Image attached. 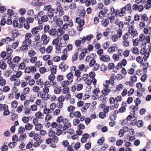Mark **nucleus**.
<instances>
[{
	"instance_id": "1",
	"label": "nucleus",
	"mask_w": 151,
	"mask_h": 151,
	"mask_svg": "<svg viewBox=\"0 0 151 151\" xmlns=\"http://www.w3.org/2000/svg\"><path fill=\"white\" fill-rule=\"evenodd\" d=\"M131 18L132 17L130 16H128V18L126 17L127 20H126L125 24H127L129 26V29L128 30L129 34L126 33L123 36V38L124 41L128 39L129 35L131 34L132 36V22H130V21L131 20Z\"/></svg>"
},
{
	"instance_id": "2",
	"label": "nucleus",
	"mask_w": 151,
	"mask_h": 151,
	"mask_svg": "<svg viewBox=\"0 0 151 151\" xmlns=\"http://www.w3.org/2000/svg\"><path fill=\"white\" fill-rule=\"evenodd\" d=\"M146 46H145L140 50L141 54L142 55H144L143 58L145 60V62H146L147 60V58L149 57L150 55V53L149 52H148L147 53V50L146 48Z\"/></svg>"
},
{
	"instance_id": "3",
	"label": "nucleus",
	"mask_w": 151,
	"mask_h": 151,
	"mask_svg": "<svg viewBox=\"0 0 151 151\" xmlns=\"http://www.w3.org/2000/svg\"><path fill=\"white\" fill-rule=\"evenodd\" d=\"M32 35L30 33H28L25 35V40L23 41V43H27L28 45H30L31 43V40L29 39L31 37Z\"/></svg>"
},
{
	"instance_id": "4",
	"label": "nucleus",
	"mask_w": 151,
	"mask_h": 151,
	"mask_svg": "<svg viewBox=\"0 0 151 151\" xmlns=\"http://www.w3.org/2000/svg\"><path fill=\"white\" fill-rule=\"evenodd\" d=\"M124 8H122L121 10H117L115 12V15L116 16H119L122 17L123 16L125 13V9Z\"/></svg>"
},
{
	"instance_id": "5",
	"label": "nucleus",
	"mask_w": 151,
	"mask_h": 151,
	"mask_svg": "<svg viewBox=\"0 0 151 151\" xmlns=\"http://www.w3.org/2000/svg\"><path fill=\"white\" fill-rule=\"evenodd\" d=\"M144 6L142 5H140L139 6L136 4L133 5V9L138 10L139 12H142Z\"/></svg>"
},
{
	"instance_id": "6",
	"label": "nucleus",
	"mask_w": 151,
	"mask_h": 151,
	"mask_svg": "<svg viewBox=\"0 0 151 151\" xmlns=\"http://www.w3.org/2000/svg\"><path fill=\"white\" fill-rule=\"evenodd\" d=\"M99 58L100 60L104 62H106L110 60V58L107 55H100Z\"/></svg>"
},
{
	"instance_id": "7",
	"label": "nucleus",
	"mask_w": 151,
	"mask_h": 151,
	"mask_svg": "<svg viewBox=\"0 0 151 151\" xmlns=\"http://www.w3.org/2000/svg\"><path fill=\"white\" fill-rule=\"evenodd\" d=\"M59 68L61 69L63 72H65L66 70L68 69V66L63 62L60 65Z\"/></svg>"
},
{
	"instance_id": "8",
	"label": "nucleus",
	"mask_w": 151,
	"mask_h": 151,
	"mask_svg": "<svg viewBox=\"0 0 151 151\" xmlns=\"http://www.w3.org/2000/svg\"><path fill=\"white\" fill-rule=\"evenodd\" d=\"M30 45H28L27 43H23V45L20 47V49L23 51H26L28 50V47Z\"/></svg>"
},
{
	"instance_id": "9",
	"label": "nucleus",
	"mask_w": 151,
	"mask_h": 151,
	"mask_svg": "<svg viewBox=\"0 0 151 151\" xmlns=\"http://www.w3.org/2000/svg\"><path fill=\"white\" fill-rule=\"evenodd\" d=\"M111 91V90L109 88H105L102 91L101 93L104 96L107 95Z\"/></svg>"
},
{
	"instance_id": "10",
	"label": "nucleus",
	"mask_w": 151,
	"mask_h": 151,
	"mask_svg": "<svg viewBox=\"0 0 151 151\" xmlns=\"http://www.w3.org/2000/svg\"><path fill=\"white\" fill-rule=\"evenodd\" d=\"M8 106L6 104H4L3 105L2 104H0V111H2L3 110L4 111L6 109H8Z\"/></svg>"
},
{
	"instance_id": "11",
	"label": "nucleus",
	"mask_w": 151,
	"mask_h": 151,
	"mask_svg": "<svg viewBox=\"0 0 151 151\" xmlns=\"http://www.w3.org/2000/svg\"><path fill=\"white\" fill-rule=\"evenodd\" d=\"M61 92V89L60 86L57 87L55 88L54 90V92L55 93L58 94Z\"/></svg>"
},
{
	"instance_id": "12",
	"label": "nucleus",
	"mask_w": 151,
	"mask_h": 151,
	"mask_svg": "<svg viewBox=\"0 0 151 151\" xmlns=\"http://www.w3.org/2000/svg\"><path fill=\"white\" fill-rule=\"evenodd\" d=\"M101 23H102V25L105 27H107L109 23V21L106 19L104 20L103 19L101 21Z\"/></svg>"
},
{
	"instance_id": "13",
	"label": "nucleus",
	"mask_w": 151,
	"mask_h": 151,
	"mask_svg": "<svg viewBox=\"0 0 151 151\" xmlns=\"http://www.w3.org/2000/svg\"><path fill=\"white\" fill-rule=\"evenodd\" d=\"M67 124H65L63 127V130H65L70 127L71 125L70 122L68 121V122H67Z\"/></svg>"
},
{
	"instance_id": "14",
	"label": "nucleus",
	"mask_w": 151,
	"mask_h": 151,
	"mask_svg": "<svg viewBox=\"0 0 151 151\" xmlns=\"http://www.w3.org/2000/svg\"><path fill=\"white\" fill-rule=\"evenodd\" d=\"M53 67L51 69V74L54 75L56 74L57 68V66L53 65Z\"/></svg>"
},
{
	"instance_id": "15",
	"label": "nucleus",
	"mask_w": 151,
	"mask_h": 151,
	"mask_svg": "<svg viewBox=\"0 0 151 151\" xmlns=\"http://www.w3.org/2000/svg\"><path fill=\"white\" fill-rule=\"evenodd\" d=\"M33 140H31V142H29L27 145L26 146V149H29L32 147L33 145L32 143Z\"/></svg>"
},
{
	"instance_id": "16",
	"label": "nucleus",
	"mask_w": 151,
	"mask_h": 151,
	"mask_svg": "<svg viewBox=\"0 0 151 151\" xmlns=\"http://www.w3.org/2000/svg\"><path fill=\"white\" fill-rule=\"evenodd\" d=\"M25 129L23 126L20 127L18 129V133L21 134L25 131Z\"/></svg>"
},
{
	"instance_id": "17",
	"label": "nucleus",
	"mask_w": 151,
	"mask_h": 151,
	"mask_svg": "<svg viewBox=\"0 0 151 151\" xmlns=\"http://www.w3.org/2000/svg\"><path fill=\"white\" fill-rule=\"evenodd\" d=\"M55 29H51L48 31V32L50 35L54 36L55 34Z\"/></svg>"
},
{
	"instance_id": "18",
	"label": "nucleus",
	"mask_w": 151,
	"mask_h": 151,
	"mask_svg": "<svg viewBox=\"0 0 151 151\" xmlns=\"http://www.w3.org/2000/svg\"><path fill=\"white\" fill-rule=\"evenodd\" d=\"M111 29L108 28L106 31L103 32V35L105 37H107L111 33Z\"/></svg>"
},
{
	"instance_id": "19",
	"label": "nucleus",
	"mask_w": 151,
	"mask_h": 151,
	"mask_svg": "<svg viewBox=\"0 0 151 151\" xmlns=\"http://www.w3.org/2000/svg\"><path fill=\"white\" fill-rule=\"evenodd\" d=\"M32 124L27 123L25 126V129L27 130H29L32 129Z\"/></svg>"
},
{
	"instance_id": "20",
	"label": "nucleus",
	"mask_w": 151,
	"mask_h": 151,
	"mask_svg": "<svg viewBox=\"0 0 151 151\" xmlns=\"http://www.w3.org/2000/svg\"><path fill=\"white\" fill-rule=\"evenodd\" d=\"M31 4L34 6H40L42 5V4L40 2H39L38 1H34L32 2Z\"/></svg>"
},
{
	"instance_id": "21",
	"label": "nucleus",
	"mask_w": 151,
	"mask_h": 151,
	"mask_svg": "<svg viewBox=\"0 0 151 151\" xmlns=\"http://www.w3.org/2000/svg\"><path fill=\"white\" fill-rule=\"evenodd\" d=\"M76 7V4L75 2L71 3L69 6V8L71 10L74 9Z\"/></svg>"
},
{
	"instance_id": "22",
	"label": "nucleus",
	"mask_w": 151,
	"mask_h": 151,
	"mask_svg": "<svg viewBox=\"0 0 151 151\" xmlns=\"http://www.w3.org/2000/svg\"><path fill=\"white\" fill-rule=\"evenodd\" d=\"M55 11V10L52 9L50 12H48L47 13V15L50 18H51L53 17L54 14L53 12Z\"/></svg>"
},
{
	"instance_id": "23",
	"label": "nucleus",
	"mask_w": 151,
	"mask_h": 151,
	"mask_svg": "<svg viewBox=\"0 0 151 151\" xmlns=\"http://www.w3.org/2000/svg\"><path fill=\"white\" fill-rule=\"evenodd\" d=\"M48 17L46 15H44L41 17V21L42 22H46L48 21Z\"/></svg>"
},
{
	"instance_id": "24",
	"label": "nucleus",
	"mask_w": 151,
	"mask_h": 151,
	"mask_svg": "<svg viewBox=\"0 0 151 151\" xmlns=\"http://www.w3.org/2000/svg\"><path fill=\"white\" fill-rule=\"evenodd\" d=\"M12 60L11 58L8 60L7 63L9 64L10 67H11L13 68L15 67V65L12 64L13 61Z\"/></svg>"
},
{
	"instance_id": "25",
	"label": "nucleus",
	"mask_w": 151,
	"mask_h": 151,
	"mask_svg": "<svg viewBox=\"0 0 151 151\" xmlns=\"http://www.w3.org/2000/svg\"><path fill=\"white\" fill-rule=\"evenodd\" d=\"M38 23L39 24V25L38 27H36L39 30H41L43 29V28L42 27L43 24L42 23V21H40V20H39L38 21Z\"/></svg>"
},
{
	"instance_id": "26",
	"label": "nucleus",
	"mask_w": 151,
	"mask_h": 151,
	"mask_svg": "<svg viewBox=\"0 0 151 151\" xmlns=\"http://www.w3.org/2000/svg\"><path fill=\"white\" fill-rule=\"evenodd\" d=\"M40 96L41 98L45 100H47L49 98L48 94H41Z\"/></svg>"
},
{
	"instance_id": "27",
	"label": "nucleus",
	"mask_w": 151,
	"mask_h": 151,
	"mask_svg": "<svg viewBox=\"0 0 151 151\" xmlns=\"http://www.w3.org/2000/svg\"><path fill=\"white\" fill-rule=\"evenodd\" d=\"M42 128V125L40 124H38L35 125V129L37 131H39Z\"/></svg>"
},
{
	"instance_id": "28",
	"label": "nucleus",
	"mask_w": 151,
	"mask_h": 151,
	"mask_svg": "<svg viewBox=\"0 0 151 151\" xmlns=\"http://www.w3.org/2000/svg\"><path fill=\"white\" fill-rule=\"evenodd\" d=\"M17 144L16 142H11L8 145L9 148H13L15 147Z\"/></svg>"
},
{
	"instance_id": "29",
	"label": "nucleus",
	"mask_w": 151,
	"mask_h": 151,
	"mask_svg": "<svg viewBox=\"0 0 151 151\" xmlns=\"http://www.w3.org/2000/svg\"><path fill=\"white\" fill-rule=\"evenodd\" d=\"M52 50V47L51 46H49L46 49V52L47 53H50Z\"/></svg>"
},
{
	"instance_id": "30",
	"label": "nucleus",
	"mask_w": 151,
	"mask_h": 151,
	"mask_svg": "<svg viewBox=\"0 0 151 151\" xmlns=\"http://www.w3.org/2000/svg\"><path fill=\"white\" fill-rule=\"evenodd\" d=\"M66 77L68 80H70L73 78V74L71 72L67 74Z\"/></svg>"
},
{
	"instance_id": "31",
	"label": "nucleus",
	"mask_w": 151,
	"mask_h": 151,
	"mask_svg": "<svg viewBox=\"0 0 151 151\" xmlns=\"http://www.w3.org/2000/svg\"><path fill=\"white\" fill-rule=\"evenodd\" d=\"M12 35L15 37H17L19 35L18 31L14 30L12 32Z\"/></svg>"
},
{
	"instance_id": "32",
	"label": "nucleus",
	"mask_w": 151,
	"mask_h": 151,
	"mask_svg": "<svg viewBox=\"0 0 151 151\" xmlns=\"http://www.w3.org/2000/svg\"><path fill=\"white\" fill-rule=\"evenodd\" d=\"M115 79V78L113 76H111L110 79L109 81V82L112 85H113L114 83V81Z\"/></svg>"
},
{
	"instance_id": "33",
	"label": "nucleus",
	"mask_w": 151,
	"mask_h": 151,
	"mask_svg": "<svg viewBox=\"0 0 151 151\" xmlns=\"http://www.w3.org/2000/svg\"><path fill=\"white\" fill-rule=\"evenodd\" d=\"M49 80L51 81H54L55 78V76L53 74L50 75L48 77Z\"/></svg>"
},
{
	"instance_id": "34",
	"label": "nucleus",
	"mask_w": 151,
	"mask_h": 151,
	"mask_svg": "<svg viewBox=\"0 0 151 151\" xmlns=\"http://www.w3.org/2000/svg\"><path fill=\"white\" fill-rule=\"evenodd\" d=\"M146 37V36L144 34H141L139 36V40L140 41L142 42L145 39Z\"/></svg>"
},
{
	"instance_id": "35",
	"label": "nucleus",
	"mask_w": 151,
	"mask_h": 151,
	"mask_svg": "<svg viewBox=\"0 0 151 151\" xmlns=\"http://www.w3.org/2000/svg\"><path fill=\"white\" fill-rule=\"evenodd\" d=\"M52 117V116L51 114H47L45 118V121L46 122H48L49 120L51 119Z\"/></svg>"
},
{
	"instance_id": "36",
	"label": "nucleus",
	"mask_w": 151,
	"mask_h": 151,
	"mask_svg": "<svg viewBox=\"0 0 151 151\" xmlns=\"http://www.w3.org/2000/svg\"><path fill=\"white\" fill-rule=\"evenodd\" d=\"M31 32L32 34L35 35L38 32L39 30L37 29V28L35 27L32 28Z\"/></svg>"
},
{
	"instance_id": "37",
	"label": "nucleus",
	"mask_w": 151,
	"mask_h": 151,
	"mask_svg": "<svg viewBox=\"0 0 151 151\" xmlns=\"http://www.w3.org/2000/svg\"><path fill=\"white\" fill-rule=\"evenodd\" d=\"M18 104L17 101H12V103L11 104V106L12 107L15 109L17 106V105Z\"/></svg>"
},
{
	"instance_id": "38",
	"label": "nucleus",
	"mask_w": 151,
	"mask_h": 151,
	"mask_svg": "<svg viewBox=\"0 0 151 151\" xmlns=\"http://www.w3.org/2000/svg\"><path fill=\"white\" fill-rule=\"evenodd\" d=\"M12 140L13 142H16L17 143L19 140V138L16 134H14L13 136Z\"/></svg>"
},
{
	"instance_id": "39",
	"label": "nucleus",
	"mask_w": 151,
	"mask_h": 151,
	"mask_svg": "<svg viewBox=\"0 0 151 151\" xmlns=\"http://www.w3.org/2000/svg\"><path fill=\"white\" fill-rule=\"evenodd\" d=\"M0 68L1 70H4L5 69L6 67V65L3 61L2 62V63L1 64Z\"/></svg>"
},
{
	"instance_id": "40",
	"label": "nucleus",
	"mask_w": 151,
	"mask_h": 151,
	"mask_svg": "<svg viewBox=\"0 0 151 151\" xmlns=\"http://www.w3.org/2000/svg\"><path fill=\"white\" fill-rule=\"evenodd\" d=\"M104 141V138L103 137H102L98 140L97 143L98 144H99L100 145H101L102 144H103Z\"/></svg>"
},
{
	"instance_id": "41",
	"label": "nucleus",
	"mask_w": 151,
	"mask_h": 151,
	"mask_svg": "<svg viewBox=\"0 0 151 151\" xmlns=\"http://www.w3.org/2000/svg\"><path fill=\"white\" fill-rule=\"evenodd\" d=\"M51 138H52V140L53 142L55 143H57V141H58V137L55 135H54Z\"/></svg>"
},
{
	"instance_id": "42",
	"label": "nucleus",
	"mask_w": 151,
	"mask_h": 151,
	"mask_svg": "<svg viewBox=\"0 0 151 151\" xmlns=\"http://www.w3.org/2000/svg\"><path fill=\"white\" fill-rule=\"evenodd\" d=\"M34 11L32 9L29 10L27 12V14L29 17H32L34 16Z\"/></svg>"
},
{
	"instance_id": "43",
	"label": "nucleus",
	"mask_w": 151,
	"mask_h": 151,
	"mask_svg": "<svg viewBox=\"0 0 151 151\" xmlns=\"http://www.w3.org/2000/svg\"><path fill=\"white\" fill-rule=\"evenodd\" d=\"M108 50L110 53L114 52L115 51V47L113 46H111L108 49Z\"/></svg>"
},
{
	"instance_id": "44",
	"label": "nucleus",
	"mask_w": 151,
	"mask_h": 151,
	"mask_svg": "<svg viewBox=\"0 0 151 151\" xmlns=\"http://www.w3.org/2000/svg\"><path fill=\"white\" fill-rule=\"evenodd\" d=\"M106 116V113L103 112H101L99 113V117L101 119H103Z\"/></svg>"
},
{
	"instance_id": "45",
	"label": "nucleus",
	"mask_w": 151,
	"mask_h": 151,
	"mask_svg": "<svg viewBox=\"0 0 151 151\" xmlns=\"http://www.w3.org/2000/svg\"><path fill=\"white\" fill-rule=\"evenodd\" d=\"M73 116H74L76 117L79 118L81 116V114L80 111H76L74 114H73Z\"/></svg>"
},
{
	"instance_id": "46",
	"label": "nucleus",
	"mask_w": 151,
	"mask_h": 151,
	"mask_svg": "<svg viewBox=\"0 0 151 151\" xmlns=\"http://www.w3.org/2000/svg\"><path fill=\"white\" fill-rule=\"evenodd\" d=\"M78 53L76 52L73 56V61H76L78 58Z\"/></svg>"
},
{
	"instance_id": "47",
	"label": "nucleus",
	"mask_w": 151,
	"mask_h": 151,
	"mask_svg": "<svg viewBox=\"0 0 151 151\" xmlns=\"http://www.w3.org/2000/svg\"><path fill=\"white\" fill-rule=\"evenodd\" d=\"M27 22L29 23L33 22L34 21V19L33 18H31L28 17L26 19Z\"/></svg>"
},
{
	"instance_id": "48",
	"label": "nucleus",
	"mask_w": 151,
	"mask_h": 151,
	"mask_svg": "<svg viewBox=\"0 0 151 151\" xmlns=\"http://www.w3.org/2000/svg\"><path fill=\"white\" fill-rule=\"evenodd\" d=\"M19 12L20 14L23 15L26 12V10L24 8H21L19 10Z\"/></svg>"
},
{
	"instance_id": "49",
	"label": "nucleus",
	"mask_w": 151,
	"mask_h": 151,
	"mask_svg": "<svg viewBox=\"0 0 151 151\" xmlns=\"http://www.w3.org/2000/svg\"><path fill=\"white\" fill-rule=\"evenodd\" d=\"M106 14H105V12H104L103 11H100L99 12V17L101 19H102L104 17L103 16L105 15Z\"/></svg>"
},
{
	"instance_id": "50",
	"label": "nucleus",
	"mask_w": 151,
	"mask_h": 151,
	"mask_svg": "<svg viewBox=\"0 0 151 151\" xmlns=\"http://www.w3.org/2000/svg\"><path fill=\"white\" fill-rule=\"evenodd\" d=\"M124 8L125 11L126 10H129L131 9V4H128L125 6L123 7Z\"/></svg>"
},
{
	"instance_id": "51",
	"label": "nucleus",
	"mask_w": 151,
	"mask_h": 151,
	"mask_svg": "<svg viewBox=\"0 0 151 151\" xmlns=\"http://www.w3.org/2000/svg\"><path fill=\"white\" fill-rule=\"evenodd\" d=\"M50 26L48 24L46 25L44 27V32H47L49 30Z\"/></svg>"
},
{
	"instance_id": "52",
	"label": "nucleus",
	"mask_w": 151,
	"mask_h": 151,
	"mask_svg": "<svg viewBox=\"0 0 151 151\" xmlns=\"http://www.w3.org/2000/svg\"><path fill=\"white\" fill-rule=\"evenodd\" d=\"M51 5H49L47 6H45L43 8L44 10L47 11H49L51 9Z\"/></svg>"
},
{
	"instance_id": "53",
	"label": "nucleus",
	"mask_w": 151,
	"mask_h": 151,
	"mask_svg": "<svg viewBox=\"0 0 151 151\" xmlns=\"http://www.w3.org/2000/svg\"><path fill=\"white\" fill-rule=\"evenodd\" d=\"M75 109V106H70L67 108V110L69 112L74 111Z\"/></svg>"
},
{
	"instance_id": "54",
	"label": "nucleus",
	"mask_w": 151,
	"mask_h": 151,
	"mask_svg": "<svg viewBox=\"0 0 151 151\" xmlns=\"http://www.w3.org/2000/svg\"><path fill=\"white\" fill-rule=\"evenodd\" d=\"M21 57L19 56L14 57L13 58V61L15 63H18L21 60Z\"/></svg>"
},
{
	"instance_id": "55",
	"label": "nucleus",
	"mask_w": 151,
	"mask_h": 151,
	"mask_svg": "<svg viewBox=\"0 0 151 151\" xmlns=\"http://www.w3.org/2000/svg\"><path fill=\"white\" fill-rule=\"evenodd\" d=\"M29 120V117L26 116H24L22 118V121L24 123H27L28 122Z\"/></svg>"
},
{
	"instance_id": "56",
	"label": "nucleus",
	"mask_w": 151,
	"mask_h": 151,
	"mask_svg": "<svg viewBox=\"0 0 151 151\" xmlns=\"http://www.w3.org/2000/svg\"><path fill=\"white\" fill-rule=\"evenodd\" d=\"M75 44L76 47L80 46L81 44V41L79 40H77L75 41Z\"/></svg>"
},
{
	"instance_id": "57",
	"label": "nucleus",
	"mask_w": 151,
	"mask_h": 151,
	"mask_svg": "<svg viewBox=\"0 0 151 151\" xmlns=\"http://www.w3.org/2000/svg\"><path fill=\"white\" fill-rule=\"evenodd\" d=\"M101 70L102 71H105L107 69V67L104 64H102L101 66Z\"/></svg>"
},
{
	"instance_id": "58",
	"label": "nucleus",
	"mask_w": 151,
	"mask_h": 151,
	"mask_svg": "<svg viewBox=\"0 0 151 151\" xmlns=\"http://www.w3.org/2000/svg\"><path fill=\"white\" fill-rule=\"evenodd\" d=\"M23 109V105H20L18 106L17 109V111L18 113H20L22 111Z\"/></svg>"
},
{
	"instance_id": "59",
	"label": "nucleus",
	"mask_w": 151,
	"mask_h": 151,
	"mask_svg": "<svg viewBox=\"0 0 151 151\" xmlns=\"http://www.w3.org/2000/svg\"><path fill=\"white\" fill-rule=\"evenodd\" d=\"M39 71L41 74H43L46 71V69L44 67H41L39 69Z\"/></svg>"
},
{
	"instance_id": "60",
	"label": "nucleus",
	"mask_w": 151,
	"mask_h": 151,
	"mask_svg": "<svg viewBox=\"0 0 151 151\" xmlns=\"http://www.w3.org/2000/svg\"><path fill=\"white\" fill-rule=\"evenodd\" d=\"M63 117L62 116H59L57 118V122L58 123H60L61 122H62L63 120Z\"/></svg>"
},
{
	"instance_id": "61",
	"label": "nucleus",
	"mask_w": 151,
	"mask_h": 151,
	"mask_svg": "<svg viewBox=\"0 0 151 151\" xmlns=\"http://www.w3.org/2000/svg\"><path fill=\"white\" fill-rule=\"evenodd\" d=\"M65 100V97L64 96H60L59 97L58 99V102H62L63 101Z\"/></svg>"
},
{
	"instance_id": "62",
	"label": "nucleus",
	"mask_w": 151,
	"mask_h": 151,
	"mask_svg": "<svg viewBox=\"0 0 151 151\" xmlns=\"http://www.w3.org/2000/svg\"><path fill=\"white\" fill-rule=\"evenodd\" d=\"M113 58L115 61H117L119 60V55L114 54L113 55Z\"/></svg>"
},
{
	"instance_id": "63",
	"label": "nucleus",
	"mask_w": 151,
	"mask_h": 151,
	"mask_svg": "<svg viewBox=\"0 0 151 151\" xmlns=\"http://www.w3.org/2000/svg\"><path fill=\"white\" fill-rule=\"evenodd\" d=\"M8 149L7 146L4 145L2 146L1 149L2 151H6L8 150Z\"/></svg>"
},
{
	"instance_id": "64",
	"label": "nucleus",
	"mask_w": 151,
	"mask_h": 151,
	"mask_svg": "<svg viewBox=\"0 0 151 151\" xmlns=\"http://www.w3.org/2000/svg\"><path fill=\"white\" fill-rule=\"evenodd\" d=\"M80 147V143L77 142L75 145L74 148L76 150H78Z\"/></svg>"
}]
</instances>
